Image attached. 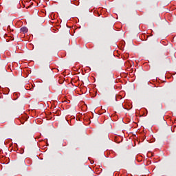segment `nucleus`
Listing matches in <instances>:
<instances>
[{"mask_svg": "<svg viewBox=\"0 0 176 176\" xmlns=\"http://www.w3.org/2000/svg\"><path fill=\"white\" fill-rule=\"evenodd\" d=\"M21 31L23 33L28 32V29L26 27H23L21 28Z\"/></svg>", "mask_w": 176, "mask_h": 176, "instance_id": "obj_1", "label": "nucleus"}, {"mask_svg": "<svg viewBox=\"0 0 176 176\" xmlns=\"http://www.w3.org/2000/svg\"><path fill=\"white\" fill-rule=\"evenodd\" d=\"M63 146H65V144H63Z\"/></svg>", "mask_w": 176, "mask_h": 176, "instance_id": "obj_2", "label": "nucleus"}]
</instances>
